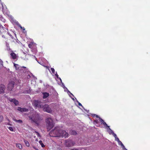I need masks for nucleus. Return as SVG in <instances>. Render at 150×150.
I'll return each mask as SVG.
<instances>
[{
	"label": "nucleus",
	"instance_id": "f257e3e1",
	"mask_svg": "<svg viewBox=\"0 0 150 150\" xmlns=\"http://www.w3.org/2000/svg\"><path fill=\"white\" fill-rule=\"evenodd\" d=\"M29 118L30 120L37 124V125H39L41 119L38 114L36 113L33 114L31 117L29 116Z\"/></svg>",
	"mask_w": 150,
	"mask_h": 150
},
{
	"label": "nucleus",
	"instance_id": "f03ea898",
	"mask_svg": "<svg viewBox=\"0 0 150 150\" xmlns=\"http://www.w3.org/2000/svg\"><path fill=\"white\" fill-rule=\"evenodd\" d=\"M60 128L57 127H55L54 129L51 130L49 133V134L51 137H60Z\"/></svg>",
	"mask_w": 150,
	"mask_h": 150
},
{
	"label": "nucleus",
	"instance_id": "7ed1b4c3",
	"mask_svg": "<svg viewBox=\"0 0 150 150\" xmlns=\"http://www.w3.org/2000/svg\"><path fill=\"white\" fill-rule=\"evenodd\" d=\"M46 126L47 131H49L54 126V123L50 117H48L45 120Z\"/></svg>",
	"mask_w": 150,
	"mask_h": 150
},
{
	"label": "nucleus",
	"instance_id": "20e7f679",
	"mask_svg": "<svg viewBox=\"0 0 150 150\" xmlns=\"http://www.w3.org/2000/svg\"><path fill=\"white\" fill-rule=\"evenodd\" d=\"M8 35L11 37L12 39V41L14 42L15 43H19L20 42L18 40L16 37V34L13 32H11V33H8Z\"/></svg>",
	"mask_w": 150,
	"mask_h": 150
},
{
	"label": "nucleus",
	"instance_id": "39448f33",
	"mask_svg": "<svg viewBox=\"0 0 150 150\" xmlns=\"http://www.w3.org/2000/svg\"><path fill=\"white\" fill-rule=\"evenodd\" d=\"M75 144V142L69 139H67L65 141V145L66 147H70L73 146Z\"/></svg>",
	"mask_w": 150,
	"mask_h": 150
},
{
	"label": "nucleus",
	"instance_id": "423d86ee",
	"mask_svg": "<svg viewBox=\"0 0 150 150\" xmlns=\"http://www.w3.org/2000/svg\"><path fill=\"white\" fill-rule=\"evenodd\" d=\"M43 110L44 111L49 113H51L52 112V110L50 108L48 104H45L42 106Z\"/></svg>",
	"mask_w": 150,
	"mask_h": 150
},
{
	"label": "nucleus",
	"instance_id": "0eeeda50",
	"mask_svg": "<svg viewBox=\"0 0 150 150\" xmlns=\"http://www.w3.org/2000/svg\"><path fill=\"white\" fill-rule=\"evenodd\" d=\"M14 66L15 67L16 70L20 69L23 70L24 72H25L27 71V69L26 67H20L19 66L18 64H14Z\"/></svg>",
	"mask_w": 150,
	"mask_h": 150
},
{
	"label": "nucleus",
	"instance_id": "6e6552de",
	"mask_svg": "<svg viewBox=\"0 0 150 150\" xmlns=\"http://www.w3.org/2000/svg\"><path fill=\"white\" fill-rule=\"evenodd\" d=\"M60 134H61L60 137H64L65 138L68 137L69 136L68 133L66 132L65 130H62L60 129Z\"/></svg>",
	"mask_w": 150,
	"mask_h": 150
},
{
	"label": "nucleus",
	"instance_id": "1a4fd4ad",
	"mask_svg": "<svg viewBox=\"0 0 150 150\" xmlns=\"http://www.w3.org/2000/svg\"><path fill=\"white\" fill-rule=\"evenodd\" d=\"M34 106L36 108H42L43 105L38 100H35L33 103Z\"/></svg>",
	"mask_w": 150,
	"mask_h": 150
},
{
	"label": "nucleus",
	"instance_id": "9d476101",
	"mask_svg": "<svg viewBox=\"0 0 150 150\" xmlns=\"http://www.w3.org/2000/svg\"><path fill=\"white\" fill-rule=\"evenodd\" d=\"M15 83L14 81H11L8 84L7 87L8 90L9 91H11L13 88Z\"/></svg>",
	"mask_w": 150,
	"mask_h": 150
},
{
	"label": "nucleus",
	"instance_id": "9b49d317",
	"mask_svg": "<svg viewBox=\"0 0 150 150\" xmlns=\"http://www.w3.org/2000/svg\"><path fill=\"white\" fill-rule=\"evenodd\" d=\"M5 86L3 84H0V93H2L4 92L5 89Z\"/></svg>",
	"mask_w": 150,
	"mask_h": 150
},
{
	"label": "nucleus",
	"instance_id": "f8f14e48",
	"mask_svg": "<svg viewBox=\"0 0 150 150\" xmlns=\"http://www.w3.org/2000/svg\"><path fill=\"white\" fill-rule=\"evenodd\" d=\"M10 55L11 58L13 59H17L18 57V56L15 53L13 52V51H12V52L10 54Z\"/></svg>",
	"mask_w": 150,
	"mask_h": 150
},
{
	"label": "nucleus",
	"instance_id": "ddd939ff",
	"mask_svg": "<svg viewBox=\"0 0 150 150\" xmlns=\"http://www.w3.org/2000/svg\"><path fill=\"white\" fill-rule=\"evenodd\" d=\"M18 110L22 112H27L28 111V110L26 108H21L20 107H18Z\"/></svg>",
	"mask_w": 150,
	"mask_h": 150
},
{
	"label": "nucleus",
	"instance_id": "4468645a",
	"mask_svg": "<svg viewBox=\"0 0 150 150\" xmlns=\"http://www.w3.org/2000/svg\"><path fill=\"white\" fill-rule=\"evenodd\" d=\"M28 46L30 48L32 49L35 47V44L33 42H31L29 43Z\"/></svg>",
	"mask_w": 150,
	"mask_h": 150
},
{
	"label": "nucleus",
	"instance_id": "2eb2a0df",
	"mask_svg": "<svg viewBox=\"0 0 150 150\" xmlns=\"http://www.w3.org/2000/svg\"><path fill=\"white\" fill-rule=\"evenodd\" d=\"M9 101L11 102H13L15 105H17L18 104V102L14 98L10 99Z\"/></svg>",
	"mask_w": 150,
	"mask_h": 150
},
{
	"label": "nucleus",
	"instance_id": "dca6fc26",
	"mask_svg": "<svg viewBox=\"0 0 150 150\" xmlns=\"http://www.w3.org/2000/svg\"><path fill=\"white\" fill-rule=\"evenodd\" d=\"M43 98L44 99L46 98L49 96V93L47 92H44L42 93Z\"/></svg>",
	"mask_w": 150,
	"mask_h": 150
},
{
	"label": "nucleus",
	"instance_id": "f3484780",
	"mask_svg": "<svg viewBox=\"0 0 150 150\" xmlns=\"http://www.w3.org/2000/svg\"><path fill=\"white\" fill-rule=\"evenodd\" d=\"M99 119H100V122L103 124V125L104 126H106L107 127H109V126H108V125H107V124L105 122H104V120H103L102 119H101L100 118H99Z\"/></svg>",
	"mask_w": 150,
	"mask_h": 150
},
{
	"label": "nucleus",
	"instance_id": "a211bd4d",
	"mask_svg": "<svg viewBox=\"0 0 150 150\" xmlns=\"http://www.w3.org/2000/svg\"><path fill=\"white\" fill-rule=\"evenodd\" d=\"M0 28L1 29L0 30V32L1 33L4 32L6 30V28L3 27L1 25H0Z\"/></svg>",
	"mask_w": 150,
	"mask_h": 150
},
{
	"label": "nucleus",
	"instance_id": "6ab92c4d",
	"mask_svg": "<svg viewBox=\"0 0 150 150\" xmlns=\"http://www.w3.org/2000/svg\"><path fill=\"white\" fill-rule=\"evenodd\" d=\"M16 147H17L21 149H22L23 148L21 144H16Z\"/></svg>",
	"mask_w": 150,
	"mask_h": 150
},
{
	"label": "nucleus",
	"instance_id": "aec40b11",
	"mask_svg": "<svg viewBox=\"0 0 150 150\" xmlns=\"http://www.w3.org/2000/svg\"><path fill=\"white\" fill-rule=\"evenodd\" d=\"M39 142L41 146L42 147L44 148L45 147V145L43 144L42 141L40 140L39 141Z\"/></svg>",
	"mask_w": 150,
	"mask_h": 150
},
{
	"label": "nucleus",
	"instance_id": "412c9836",
	"mask_svg": "<svg viewBox=\"0 0 150 150\" xmlns=\"http://www.w3.org/2000/svg\"><path fill=\"white\" fill-rule=\"evenodd\" d=\"M24 142H25V144L28 147L30 146V144L29 142L28 141L24 140Z\"/></svg>",
	"mask_w": 150,
	"mask_h": 150
},
{
	"label": "nucleus",
	"instance_id": "4be33fe9",
	"mask_svg": "<svg viewBox=\"0 0 150 150\" xmlns=\"http://www.w3.org/2000/svg\"><path fill=\"white\" fill-rule=\"evenodd\" d=\"M119 144H120L123 147V148H124L125 150H127L125 147L124 145L120 141H119Z\"/></svg>",
	"mask_w": 150,
	"mask_h": 150
},
{
	"label": "nucleus",
	"instance_id": "5701e85b",
	"mask_svg": "<svg viewBox=\"0 0 150 150\" xmlns=\"http://www.w3.org/2000/svg\"><path fill=\"white\" fill-rule=\"evenodd\" d=\"M15 121L17 122H18L20 123H22L23 122V121L21 120H15Z\"/></svg>",
	"mask_w": 150,
	"mask_h": 150
},
{
	"label": "nucleus",
	"instance_id": "b1692460",
	"mask_svg": "<svg viewBox=\"0 0 150 150\" xmlns=\"http://www.w3.org/2000/svg\"><path fill=\"white\" fill-rule=\"evenodd\" d=\"M71 134L72 135H75L77 134V132L73 130L71 132Z\"/></svg>",
	"mask_w": 150,
	"mask_h": 150
},
{
	"label": "nucleus",
	"instance_id": "393cba45",
	"mask_svg": "<svg viewBox=\"0 0 150 150\" xmlns=\"http://www.w3.org/2000/svg\"><path fill=\"white\" fill-rule=\"evenodd\" d=\"M8 129L11 131H14L12 127H8Z\"/></svg>",
	"mask_w": 150,
	"mask_h": 150
},
{
	"label": "nucleus",
	"instance_id": "a878e982",
	"mask_svg": "<svg viewBox=\"0 0 150 150\" xmlns=\"http://www.w3.org/2000/svg\"><path fill=\"white\" fill-rule=\"evenodd\" d=\"M35 132L36 133V135H37L38 137H40L41 136L40 135V134L37 131H35Z\"/></svg>",
	"mask_w": 150,
	"mask_h": 150
},
{
	"label": "nucleus",
	"instance_id": "bb28decb",
	"mask_svg": "<svg viewBox=\"0 0 150 150\" xmlns=\"http://www.w3.org/2000/svg\"><path fill=\"white\" fill-rule=\"evenodd\" d=\"M51 70L52 72V73L53 74H54L55 72V70L53 68H51Z\"/></svg>",
	"mask_w": 150,
	"mask_h": 150
},
{
	"label": "nucleus",
	"instance_id": "cd10ccee",
	"mask_svg": "<svg viewBox=\"0 0 150 150\" xmlns=\"http://www.w3.org/2000/svg\"><path fill=\"white\" fill-rule=\"evenodd\" d=\"M0 119L1 120V121H2L3 119V117L2 116H0Z\"/></svg>",
	"mask_w": 150,
	"mask_h": 150
},
{
	"label": "nucleus",
	"instance_id": "c85d7f7f",
	"mask_svg": "<svg viewBox=\"0 0 150 150\" xmlns=\"http://www.w3.org/2000/svg\"><path fill=\"white\" fill-rule=\"evenodd\" d=\"M18 26L21 29H22L23 28V27H22V26H21V25L20 24H19L18 25Z\"/></svg>",
	"mask_w": 150,
	"mask_h": 150
},
{
	"label": "nucleus",
	"instance_id": "c756f323",
	"mask_svg": "<svg viewBox=\"0 0 150 150\" xmlns=\"http://www.w3.org/2000/svg\"><path fill=\"white\" fill-rule=\"evenodd\" d=\"M78 105H79L80 106H81L82 107H83V106H82V104L80 103L79 102Z\"/></svg>",
	"mask_w": 150,
	"mask_h": 150
},
{
	"label": "nucleus",
	"instance_id": "7c9ffc66",
	"mask_svg": "<svg viewBox=\"0 0 150 150\" xmlns=\"http://www.w3.org/2000/svg\"><path fill=\"white\" fill-rule=\"evenodd\" d=\"M55 76L57 77V78H58V75L57 74H55Z\"/></svg>",
	"mask_w": 150,
	"mask_h": 150
},
{
	"label": "nucleus",
	"instance_id": "2f4dec72",
	"mask_svg": "<svg viewBox=\"0 0 150 150\" xmlns=\"http://www.w3.org/2000/svg\"><path fill=\"white\" fill-rule=\"evenodd\" d=\"M6 45H7V47H8V48H9V47L8 46V44L7 43H6Z\"/></svg>",
	"mask_w": 150,
	"mask_h": 150
},
{
	"label": "nucleus",
	"instance_id": "473e14b6",
	"mask_svg": "<svg viewBox=\"0 0 150 150\" xmlns=\"http://www.w3.org/2000/svg\"><path fill=\"white\" fill-rule=\"evenodd\" d=\"M117 141H118V142H119V141H120L119 140V139L118 138H117Z\"/></svg>",
	"mask_w": 150,
	"mask_h": 150
},
{
	"label": "nucleus",
	"instance_id": "72a5a7b5",
	"mask_svg": "<svg viewBox=\"0 0 150 150\" xmlns=\"http://www.w3.org/2000/svg\"><path fill=\"white\" fill-rule=\"evenodd\" d=\"M23 30H25V28L24 27H23L22 29Z\"/></svg>",
	"mask_w": 150,
	"mask_h": 150
},
{
	"label": "nucleus",
	"instance_id": "f704fd0d",
	"mask_svg": "<svg viewBox=\"0 0 150 150\" xmlns=\"http://www.w3.org/2000/svg\"><path fill=\"white\" fill-rule=\"evenodd\" d=\"M1 64L2 65V63H3L2 61H1Z\"/></svg>",
	"mask_w": 150,
	"mask_h": 150
},
{
	"label": "nucleus",
	"instance_id": "c9c22d12",
	"mask_svg": "<svg viewBox=\"0 0 150 150\" xmlns=\"http://www.w3.org/2000/svg\"><path fill=\"white\" fill-rule=\"evenodd\" d=\"M114 136L116 137V135L115 134H114Z\"/></svg>",
	"mask_w": 150,
	"mask_h": 150
},
{
	"label": "nucleus",
	"instance_id": "e433bc0d",
	"mask_svg": "<svg viewBox=\"0 0 150 150\" xmlns=\"http://www.w3.org/2000/svg\"><path fill=\"white\" fill-rule=\"evenodd\" d=\"M96 117H98V115H96Z\"/></svg>",
	"mask_w": 150,
	"mask_h": 150
},
{
	"label": "nucleus",
	"instance_id": "4c0bfd02",
	"mask_svg": "<svg viewBox=\"0 0 150 150\" xmlns=\"http://www.w3.org/2000/svg\"><path fill=\"white\" fill-rule=\"evenodd\" d=\"M59 79H60V80H61V79L60 78H59Z\"/></svg>",
	"mask_w": 150,
	"mask_h": 150
},
{
	"label": "nucleus",
	"instance_id": "58836bf2",
	"mask_svg": "<svg viewBox=\"0 0 150 150\" xmlns=\"http://www.w3.org/2000/svg\"><path fill=\"white\" fill-rule=\"evenodd\" d=\"M71 94L72 95H73L71 93Z\"/></svg>",
	"mask_w": 150,
	"mask_h": 150
},
{
	"label": "nucleus",
	"instance_id": "ea45409f",
	"mask_svg": "<svg viewBox=\"0 0 150 150\" xmlns=\"http://www.w3.org/2000/svg\"><path fill=\"white\" fill-rule=\"evenodd\" d=\"M59 150H62V149H60Z\"/></svg>",
	"mask_w": 150,
	"mask_h": 150
},
{
	"label": "nucleus",
	"instance_id": "a19ab883",
	"mask_svg": "<svg viewBox=\"0 0 150 150\" xmlns=\"http://www.w3.org/2000/svg\"><path fill=\"white\" fill-rule=\"evenodd\" d=\"M37 150H38V149H37Z\"/></svg>",
	"mask_w": 150,
	"mask_h": 150
}]
</instances>
